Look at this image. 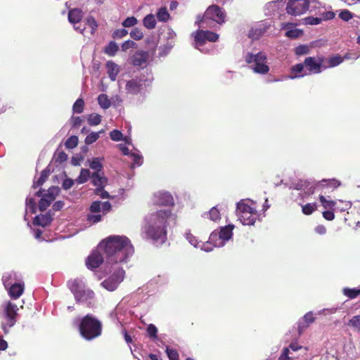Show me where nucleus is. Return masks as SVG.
I'll return each instance as SVG.
<instances>
[{
    "label": "nucleus",
    "instance_id": "f257e3e1",
    "mask_svg": "<svg viewBox=\"0 0 360 360\" xmlns=\"http://www.w3.org/2000/svg\"><path fill=\"white\" fill-rule=\"evenodd\" d=\"M107 263L114 264L126 262L134 252L130 240L126 236H110L101 243Z\"/></svg>",
    "mask_w": 360,
    "mask_h": 360
},
{
    "label": "nucleus",
    "instance_id": "f03ea898",
    "mask_svg": "<svg viewBox=\"0 0 360 360\" xmlns=\"http://www.w3.org/2000/svg\"><path fill=\"white\" fill-rule=\"evenodd\" d=\"M172 216L169 210H160L153 214L149 223L145 227V233L147 238L158 241H164L166 239V225L167 219Z\"/></svg>",
    "mask_w": 360,
    "mask_h": 360
},
{
    "label": "nucleus",
    "instance_id": "7ed1b4c3",
    "mask_svg": "<svg viewBox=\"0 0 360 360\" xmlns=\"http://www.w3.org/2000/svg\"><path fill=\"white\" fill-rule=\"evenodd\" d=\"M79 331L83 338L91 341L101 335V322L93 315L86 314L80 321Z\"/></svg>",
    "mask_w": 360,
    "mask_h": 360
},
{
    "label": "nucleus",
    "instance_id": "20e7f679",
    "mask_svg": "<svg viewBox=\"0 0 360 360\" xmlns=\"http://www.w3.org/2000/svg\"><path fill=\"white\" fill-rule=\"evenodd\" d=\"M251 204L246 203L244 200H241L237 204V215L238 219L244 225H253L255 221L259 218V214L255 207Z\"/></svg>",
    "mask_w": 360,
    "mask_h": 360
},
{
    "label": "nucleus",
    "instance_id": "39448f33",
    "mask_svg": "<svg viewBox=\"0 0 360 360\" xmlns=\"http://www.w3.org/2000/svg\"><path fill=\"white\" fill-rule=\"evenodd\" d=\"M226 13L219 6L213 4L206 9L203 16L199 20V25L201 27H205L209 20H212L219 25L225 22Z\"/></svg>",
    "mask_w": 360,
    "mask_h": 360
},
{
    "label": "nucleus",
    "instance_id": "423d86ee",
    "mask_svg": "<svg viewBox=\"0 0 360 360\" xmlns=\"http://www.w3.org/2000/svg\"><path fill=\"white\" fill-rule=\"evenodd\" d=\"M245 62L248 64L255 63L252 68L253 71L258 74H266L269 71V67L267 65V57L265 53L259 52L256 54L248 53L245 56Z\"/></svg>",
    "mask_w": 360,
    "mask_h": 360
},
{
    "label": "nucleus",
    "instance_id": "0eeeda50",
    "mask_svg": "<svg viewBox=\"0 0 360 360\" xmlns=\"http://www.w3.org/2000/svg\"><path fill=\"white\" fill-rule=\"evenodd\" d=\"M233 225L229 224L221 228L219 232H212L207 241L210 244H213L214 247H221L224 245V242L229 240L233 236Z\"/></svg>",
    "mask_w": 360,
    "mask_h": 360
},
{
    "label": "nucleus",
    "instance_id": "6e6552de",
    "mask_svg": "<svg viewBox=\"0 0 360 360\" xmlns=\"http://www.w3.org/2000/svg\"><path fill=\"white\" fill-rule=\"evenodd\" d=\"M341 183L339 180L335 179H323L321 181H317L313 186V191H320V194L328 195V194L333 192L337 188L340 186Z\"/></svg>",
    "mask_w": 360,
    "mask_h": 360
},
{
    "label": "nucleus",
    "instance_id": "1a4fd4ad",
    "mask_svg": "<svg viewBox=\"0 0 360 360\" xmlns=\"http://www.w3.org/2000/svg\"><path fill=\"white\" fill-rule=\"evenodd\" d=\"M310 0H290L286 6L287 13L297 16L306 13L309 9Z\"/></svg>",
    "mask_w": 360,
    "mask_h": 360
},
{
    "label": "nucleus",
    "instance_id": "9d476101",
    "mask_svg": "<svg viewBox=\"0 0 360 360\" xmlns=\"http://www.w3.org/2000/svg\"><path fill=\"white\" fill-rule=\"evenodd\" d=\"M18 308L15 304L12 303L11 302H8L4 307V315L6 319V323L3 324V330L4 333L6 334L8 333L6 327L11 328L13 326L16 322L17 317V311Z\"/></svg>",
    "mask_w": 360,
    "mask_h": 360
},
{
    "label": "nucleus",
    "instance_id": "9b49d317",
    "mask_svg": "<svg viewBox=\"0 0 360 360\" xmlns=\"http://www.w3.org/2000/svg\"><path fill=\"white\" fill-rule=\"evenodd\" d=\"M192 35L194 37V41L196 44V48L202 46L207 41L210 42H215L219 39V35L209 30H199L193 32Z\"/></svg>",
    "mask_w": 360,
    "mask_h": 360
},
{
    "label": "nucleus",
    "instance_id": "f8f14e48",
    "mask_svg": "<svg viewBox=\"0 0 360 360\" xmlns=\"http://www.w3.org/2000/svg\"><path fill=\"white\" fill-rule=\"evenodd\" d=\"M11 277V275L4 276L2 278L3 283L4 286L8 289L9 296L12 299L17 300L22 295L25 290V284L23 283L11 284L8 282Z\"/></svg>",
    "mask_w": 360,
    "mask_h": 360
},
{
    "label": "nucleus",
    "instance_id": "ddd939ff",
    "mask_svg": "<svg viewBox=\"0 0 360 360\" xmlns=\"http://www.w3.org/2000/svg\"><path fill=\"white\" fill-rule=\"evenodd\" d=\"M326 60V58L320 56L317 58L314 57H307L304 60V64L306 69L310 73L319 74L322 72L323 69V63Z\"/></svg>",
    "mask_w": 360,
    "mask_h": 360
},
{
    "label": "nucleus",
    "instance_id": "4468645a",
    "mask_svg": "<svg viewBox=\"0 0 360 360\" xmlns=\"http://www.w3.org/2000/svg\"><path fill=\"white\" fill-rule=\"evenodd\" d=\"M144 80L141 78L136 77L129 80L126 84V91L131 94H138L143 89Z\"/></svg>",
    "mask_w": 360,
    "mask_h": 360
},
{
    "label": "nucleus",
    "instance_id": "2eb2a0df",
    "mask_svg": "<svg viewBox=\"0 0 360 360\" xmlns=\"http://www.w3.org/2000/svg\"><path fill=\"white\" fill-rule=\"evenodd\" d=\"M103 262V257L98 250H94L86 260V265L89 269L98 268Z\"/></svg>",
    "mask_w": 360,
    "mask_h": 360
},
{
    "label": "nucleus",
    "instance_id": "dca6fc26",
    "mask_svg": "<svg viewBox=\"0 0 360 360\" xmlns=\"http://www.w3.org/2000/svg\"><path fill=\"white\" fill-rule=\"evenodd\" d=\"M149 58V53L147 51H136L131 58V64L134 66L139 67L146 63Z\"/></svg>",
    "mask_w": 360,
    "mask_h": 360
},
{
    "label": "nucleus",
    "instance_id": "f3484780",
    "mask_svg": "<svg viewBox=\"0 0 360 360\" xmlns=\"http://www.w3.org/2000/svg\"><path fill=\"white\" fill-rule=\"evenodd\" d=\"M94 295L93 290L84 288L79 292L75 295V298L77 302H84L94 299Z\"/></svg>",
    "mask_w": 360,
    "mask_h": 360
},
{
    "label": "nucleus",
    "instance_id": "a211bd4d",
    "mask_svg": "<svg viewBox=\"0 0 360 360\" xmlns=\"http://www.w3.org/2000/svg\"><path fill=\"white\" fill-rule=\"evenodd\" d=\"M344 61V58L339 54H335L330 56L328 58H326L323 63V69L334 68Z\"/></svg>",
    "mask_w": 360,
    "mask_h": 360
},
{
    "label": "nucleus",
    "instance_id": "6ab92c4d",
    "mask_svg": "<svg viewBox=\"0 0 360 360\" xmlns=\"http://www.w3.org/2000/svg\"><path fill=\"white\" fill-rule=\"evenodd\" d=\"M68 286L74 295L85 288L84 283L79 278L69 280Z\"/></svg>",
    "mask_w": 360,
    "mask_h": 360
},
{
    "label": "nucleus",
    "instance_id": "aec40b11",
    "mask_svg": "<svg viewBox=\"0 0 360 360\" xmlns=\"http://www.w3.org/2000/svg\"><path fill=\"white\" fill-rule=\"evenodd\" d=\"M91 178V183L94 186H96V188L105 187L108 183V179L103 174H101L98 172H94Z\"/></svg>",
    "mask_w": 360,
    "mask_h": 360
},
{
    "label": "nucleus",
    "instance_id": "412c9836",
    "mask_svg": "<svg viewBox=\"0 0 360 360\" xmlns=\"http://www.w3.org/2000/svg\"><path fill=\"white\" fill-rule=\"evenodd\" d=\"M83 18L82 11L79 8H72L68 12V20L72 24H78Z\"/></svg>",
    "mask_w": 360,
    "mask_h": 360
},
{
    "label": "nucleus",
    "instance_id": "4be33fe9",
    "mask_svg": "<svg viewBox=\"0 0 360 360\" xmlns=\"http://www.w3.org/2000/svg\"><path fill=\"white\" fill-rule=\"evenodd\" d=\"M304 324L298 326V333L301 335L309 326L315 321V317L311 311L307 312L303 317Z\"/></svg>",
    "mask_w": 360,
    "mask_h": 360
},
{
    "label": "nucleus",
    "instance_id": "5701e85b",
    "mask_svg": "<svg viewBox=\"0 0 360 360\" xmlns=\"http://www.w3.org/2000/svg\"><path fill=\"white\" fill-rule=\"evenodd\" d=\"M106 67L108 68V74L110 79L112 81H115L119 73V68L117 65L112 61H108L106 63Z\"/></svg>",
    "mask_w": 360,
    "mask_h": 360
},
{
    "label": "nucleus",
    "instance_id": "b1692460",
    "mask_svg": "<svg viewBox=\"0 0 360 360\" xmlns=\"http://www.w3.org/2000/svg\"><path fill=\"white\" fill-rule=\"evenodd\" d=\"M329 198H330L329 195H324L323 194H319V201L321 203V205L326 210L333 209L336 205L335 201L330 200Z\"/></svg>",
    "mask_w": 360,
    "mask_h": 360
},
{
    "label": "nucleus",
    "instance_id": "393cba45",
    "mask_svg": "<svg viewBox=\"0 0 360 360\" xmlns=\"http://www.w3.org/2000/svg\"><path fill=\"white\" fill-rule=\"evenodd\" d=\"M51 217L49 214H41L35 217L34 224L45 227L51 224Z\"/></svg>",
    "mask_w": 360,
    "mask_h": 360
},
{
    "label": "nucleus",
    "instance_id": "a878e982",
    "mask_svg": "<svg viewBox=\"0 0 360 360\" xmlns=\"http://www.w3.org/2000/svg\"><path fill=\"white\" fill-rule=\"evenodd\" d=\"M55 200V197L51 195H45L39 202V209L40 211H45L51 205V202Z\"/></svg>",
    "mask_w": 360,
    "mask_h": 360
},
{
    "label": "nucleus",
    "instance_id": "bb28decb",
    "mask_svg": "<svg viewBox=\"0 0 360 360\" xmlns=\"http://www.w3.org/2000/svg\"><path fill=\"white\" fill-rule=\"evenodd\" d=\"M173 197L169 193H160L157 202L162 205H170L173 204Z\"/></svg>",
    "mask_w": 360,
    "mask_h": 360
},
{
    "label": "nucleus",
    "instance_id": "cd10ccee",
    "mask_svg": "<svg viewBox=\"0 0 360 360\" xmlns=\"http://www.w3.org/2000/svg\"><path fill=\"white\" fill-rule=\"evenodd\" d=\"M202 217L205 218H209L213 221H217L221 219V214L217 207H213L208 212H205Z\"/></svg>",
    "mask_w": 360,
    "mask_h": 360
},
{
    "label": "nucleus",
    "instance_id": "c85d7f7f",
    "mask_svg": "<svg viewBox=\"0 0 360 360\" xmlns=\"http://www.w3.org/2000/svg\"><path fill=\"white\" fill-rule=\"evenodd\" d=\"M101 285L104 288H105L106 290H109V291H113L115 290L119 283H117V281H115V279H114L111 276L110 277H108L107 279H105V281H103Z\"/></svg>",
    "mask_w": 360,
    "mask_h": 360
},
{
    "label": "nucleus",
    "instance_id": "c756f323",
    "mask_svg": "<svg viewBox=\"0 0 360 360\" xmlns=\"http://www.w3.org/2000/svg\"><path fill=\"white\" fill-rule=\"evenodd\" d=\"M156 20L153 14H148L143 20V25L148 30H153L156 26Z\"/></svg>",
    "mask_w": 360,
    "mask_h": 360
},
{
    "label": "nucleus",
    "instance_id": "7c9ffc66",
    "mask_svg": "<svg viewBox=\"0 0 360 360\" xmlns=\"http://www.w3.org/2000/svg\"><path fill=\"white\" fill-rule=\"evenodd\" d=\"M305 65L303 63H297L291 68V72L294 73V76H291L290 77L292 79L296 78V77H301L304 75V74H301L302 71L304 70Z\"/></svg>",
    "mask_w": 360,
    "mask_h": 360
},
{
    "label": "nucleus",
    "instance_id": "2f4dec72",
    "mask_svg": "<svg viewBox=\"0 0 360 360\" xmlns=\"http://www.w3.org/2000/svg\"><path fill=\"white\" fill-rule=\"evenodd\" d=\"M158 20L160 22H167L170 18V15L166 7H161L157 12Z\"/></svg>",
    "mask_w": 360,
    "mask_h": 360
},
{
    "label": "nucleus",
    "instance_id": "473e14b6",
    "mask_svg": "<svg viewBox=\"0 0 360 360\" xmlns=\"http://www.w3.org/2000/svg\"><path fill=\"white\" fill-rule=\"evenodd\" d=\"M49 173L50 171L49 169H44L41 172L40 177L37 179V181L34 182L33 188H36L37 187L41 186L48 179Z\"/></svg>",
    "mask_w": 360,
    "mask_h": 360
},
{
    "label": "nucleus",
    "instance_id": "72a5a7b5",
    "mask_svg": "<svg viewBox=\"0 0 360 360\" xmlns=\"http://www.w3.org/2000/svg\"><path fill=\"white\" fill-rule=\"evenodd\" d=\"M343 295L349 299H354L360 295V288H345L342 290Z\"/></svg>",
    "mask_w": 360,
    "mask_h": 360
},
{
    "label": "nucleus",
    "instance_id": "f704fd0d",
    "mask_svg": "<svg viewBox=\"0 0 360 360\" xmlns=\"http://www.w3.org/2000/svg\"><path fill=\"white\" fill-rule=\"evenodd\" d=\"M318 208L316 202L307 203L302 206V212L305 215H310Z\"/></svg>",
    "mask_w": 360,
    "mask_h": 360
},
{
    "label": "nucleus",
    "instance_id": "c9c22d12",
    "mask_svg": "<svg viewBox=\"0 0 360 360\" xmlns=\"http://www.w3.org/2000/svg\"><path fill=\"white\" fill-rule=\"evenodd\" d=\"M99 105L103 109H108L111 105V101L106 94H100L98 97Z\"/></svg>",
    "mask_w": 360,
    "mask_h": 360
},
{
    "label": "nucleus",
    "instance_id": "e433bc0d",
    "mask_svg": "<svg viewBox=\"0 0 360 360\" xmlns=\"http://www.w3.org/2000/svg\"><path fill=\"white\" fill-rule=\"evenodd\" d=\"M119 47L115 41H110L104 49V52L110 56H113L117 52Z\"/></svg>",
    "mask_w": 360,
    "mask_h": 360
},
{
    "label": "nucleus",
    "instance_id": "4c0bfd02",
    "mask_svg": "<svg viewBox=\"0 0 360 360\" xmlns=\"http://www.w3.org/2000/svg\"><path fill=\"white\" fill-rule=\"evenodd\" d=\"M104 130H101L98 132H91L86 136L84 142L86 145H91L96 142L100 137V134L103 133Z\"/></svg>",
    "mask_w": 360,
    "mask_h": 360
},
{
    "label": "nucleus",
    "instance_id": "58836bf2",
    "mask_svg": "<svg viewBox=\"0 0 360 360\" xmlns=\"http://www.w3.org/2000/svg\"><path fill=\"white\" fill-rule=\"evenodd\" d=\"M90 177V171L87 169H82L79 176L75 181L77 184H82L86 182Z\"/></svg>",
    "mask_w": 360,
    "mask_h": 360
},
{
    "label": "nucleus",
    "instance_id": "ea45409f",
    "mask_svg": "<svg viewBox=\"0 0 360 360\" xmlns=\"http://www.w3.org/2000/svg\"><path fill=\"white\" fill-rule=\"evenodd\" d=\"M265 32V29L263 28H252L248 34V37L252 39H258Z\"/></svg>",
    "mask_w": 360,
    "mask_h": 360
},
{
    "label": "nucleus",
    "instance_id": "a19ab883",
    "mask_svg": "<svg viewBox=\"0 0 360 360\" xmlns=\"http://www.w3.org/2000/svg\"><path fill=\"white\" fill-rule=\"evenodd\" d=\"M78 137L77 136H71L65 142L66 148L72 149L75 148L78 144Z\"/></svg>",
    "mask_w": 360,
    "mask_h": 360
},
{
    "label": "nucleus",
    "instance_id": "79ce46f5",
    "mask_svg": "<svg viewBox=\"0 0 360 360\" xmlns=\"http://www.w3.org/2000/svg\"><path fill=\"white\" fill-rule=\"evenodd\" d=\"M87 121L91 126L98 125L101 122V116L98 114H91L88 116Z\"/></svg>",
    "mask_w": 360,
    "mask_h": 360
},
{
    "label": "nucleus",
    "instance_id": "37998d69",
    "mask_svg": "<svg viewBox=\"0 0 360 360\" xmlns=\"http://www.w3.org/2000/svg\"><path fill=\"white\" fill-rule=\"evenodd\" d=\"M84 101L82 98H78L73 104L72 110L75 113H82L84 110Z\"/></svg>",
    "mask_w": 360,
    "mask_h": 360
},
{
    "label": "nucleus",
    "instance_id": "c03bdc74",
    "mask_svg": "<svg viewBox=\"0 0 360 360\" xmlns=\"http://www.w3.org/2000/svg\"><path fill=\"white\" fill-rule=\"evenodd\" d=\"M309 183L307 180L300 179L295 182H293L292 186L296 190H302L307 188Z\"/></svg>",
    "mask_w": 360,
    "mask_h": 360
},
{
    "label": "nucleus",
    "instance_id": "a18cd8bd",
    "mask_svg": "<svg viewBox=\"0 0 360 360\" xmlns=\"http://www.w3.org/2000/svg\"><path fill=\"white\" fill-rule=\"evenodd\" d=\"M165 352L167 353L168 358L170 360H179V354L177 350L170 348L169 347H167Z\"/></svg>",
    "mask_w": 360,
    "mask_h": 360
},
{
    "label": "nucleus",
    "instance_id": "49530a36",
    "mask_svg": "<svg viewBox=\"0 0 360 360\" xmlns=\"http://www.w3.org/2000/svg\"><path fill=\"white\" fill-rule=\"evenodd\" d=\"M125 271L122 269H117L111 276L120 284L124 279Z\"/></svg>",
    "mask_w": 360,
    "mask_h": 360
},
{
    "label": "nucleus",
    "instance_id": "de8ad7c7",
    "mask_svg": "<svg viewBox=\"0 0 360 360\" xmlns=\"http://www.w3.org/2000/svg\"><path fill=\"white\" fill-rule=\"evenodd\" d=\"M348 325L357 330H360V315L353 316L348 323Z\"/></svg>",
    "mask_w": 360,
    "mask_h": 360
},
{
    "label": "nucleus",
    "instance_id": "09e8293b",
    "mask_svg": "<svg viewBox=\"0 0 360 360\" xmlns=\"http://www.w3.org/2000/svg\"><path fill=\"white\" fill-rule=\"evenodd\" d=\"M130 37L134 40H141L143 37V33L141 29L135 27L131 31Z\"/></svg>",
    "mask_w": 360,
    "mask_h": 360
},
{
    "label": "nucleus",
    "instance_id": "8fccbe9b",
    "mask_svg": "<svg viewBox=\"0 0 360 360\" xmlns=\"http://www.w3.org/2000/svg\"><path fill=\"white\" fill-rule=\"evenodd\" d=\"M86 23L91 27V34H94L98 27V23L95 18L92 16H89L86 19Z\"/></svg>",
    "mask_w": 360,
    "mask_h": 360
},
{
    "label": "nucleus",
    "instance_id": "3c124183",
    "mask_svg": "<svg viewBox=\"0 0 360 360\" xmlns=\"http://www.w3.org/2000/svg\"><path fill=\"white\" fill-rule=\"evenodd\" d=\"M110 137L114 141H120L122 140L123 134L120 131L114 129L110 132Z\"/></svg>",
    "mask_w": 360,
    "mask_h": 360
},
{
    "label": "nucleus",
    "instance_id": "603ef678",
    "mask_svg": "<svg viewBox=\"0 0 360 360\" xmlns=\"http://www.w3.org/2000/svg\"><path fill=\"white\" fill-rule=\"evenodd\" d=\"M309 48L307 45H300L295 48V53L297 56H302L309 53Z\"/></svg>",
    "mask_w": 360,
    "mask_h": 360
},
{
    "label": "nucleus",
    "instance_id": "864d4df0",
    "mask_svg": "<svg viewBox=\"0 0 360 360\" xmlns=\"http://www.w3.org/2000/svg\"><path fill=\"white\" fill-rule=\"evenodd\" d=\"M138 20L137 19L134 17H127L122 22V25L124 27H130L132 26H134L136 24H137Z\"/></svg>",
    "mask_w": 360,
    "mask_h": 360
},
{
    "label": "nucleus",
    "instance_id": "5fc2aeb1",
    "mask_svg": "<svg viewBox=\"0 0 360 360\" xmlns=\"http://www.w3.org/2000/svg\"><path fill=\"white\" fill-rule=\"evenodd\" d=\"M101 205L102 204L101 201H94L89 207V211L92 213L100 212L102 210Z\"/></svg>",
    "mask_w": 360,
    "mask_h": 360
},
{
    "label": "nucleus",
    "instance_id": "6e6d98bb",
    "mask_svg": "<svg viewBox=\"0 0 360 360\" xmlns=\"http://www.w3.org/2000/svg\"><path fill=\"white\" fill-rule=\"evenodd\" d=\"M90 167L92 169H94L96 172H100L102 169V164L99 158H94L90 164Z\"/></svg>",
    "mask_w": 360,
    "mask_h": 360
},
{
    "label": "nucleus",
    "instance_id": "4d7b16f0",
    "mask_svg": "<svg viewBox=\"0 0 360 360\" xmlns=\"http://www.w3.org/2000/svg\"><path fill=\"white\" fill-rule=\"evenodd\" d=\"M185 237L186 238V240L192 245H193L194 247H197V245H198V240L197 239V238L193 236L190 231L188 232H186L185 233Z\"/></svg>",
    "mask_w": 360,
    "mask_h": 360
},
{
    "label": "nucleus",
    "instance_id": "13d9d810",
    "mask_svg": "<svg viewBox=\"0 0 360 360\" xmlns=\"http://www.w3.org/2000/svg\"><path fill=\"white\" fill-rule=\"evenodd\" d=\"M103 188H104V187L96 188L95 189L94 193L103 199L110 198V195H109L108 192L105 191Z\"/></svg>",
    "mask_w": 360,
    "mask_h": 360
},
{
    "label": "nucleus",
    "instance_id": "bf43d9fd",
    "mask_svg": "<svg viewBox=\"0 0 360 360\" xmlns=\"http://www.w3.org/2000/svg\"><path fill=\"white\" fill-rule=\"evenodd\" d=\"M339 17L344 21H349L353 18V14L348 10H343L340 13Z\"/></svg>",
    "mask_w": 360,
    "mask_h": 360
},
{
    "label": "nucleus",
    "instance_id": "052dcab7",
    "mask_svg": "<svg viewBox=\"0 0 360 360\" xmlns=\"http://www.w3.org/2000/svg\"><path fill=\"white\" fill-rule=\"evenodd\" d=\"M68 160V155L64 151H60L55 155V160L57 162L63 163Z\"/></svg>",
    "mask_w": 360,
    "mask_h": 360
},
{
    "label": "nucleus",
    "instance_id": "680f3d73",
    "mask_svg": "<svg viewBox=\"0 0 360 360\" xmlns=\"http://www.w3.org/2000/svg\"><path fill=\"white\" fill-rule=\"evenodd\" d=\"M147 333L150 338H156L158 329L155 325L150 324L147 328Z\"/></svg>",
    "mask_w": 360,
    "mask_h": 360
},
{
    "label": "nucleus",
    "instance_id": "e2e57ef3",
    "mask_svg": "<svg viewBox=\"0 0 360 360\" xmlns=\"http://www.w3.org/2000/svg\"><path fill=\"white\" fill-rule=\"evenodd\" d=\"M102 219L101 214H88L86 216V220L92 224L99 222Z\"/></svg>",
    "mask_w": 360,
    "mask_h": 360
},
{
    "label": "nucleus",
    "instance_id": "0e129e2a",
    "mask_svg": "<svg viewBox=\"0 0 360 360\" xmlns=\"http://www.w3.org/2000/svg\"><path fill=\"white\" fill-rule=\"evenodd\" d=\"M127 34H128V32L125 29H117L114 32L112 36L114 38L121 39V38L127 36Z\"/></svg>",
    "mask_w": 360,
    "mask_h": 360
},
{
    "label": "nucleus",
    "instance_id": "69168bd1",
    "mask_svg": "<svg viewBox=\"0 0 360 360\" xmlns=\"http://www.w3.org/2000/svg\"><path fill=\"white\" fill-rule=\"evenodd\" d=\"M136 44L131 40H127L122 44V50L125 51L130 48H134Z\"/></svg>",
    "mask_w": 360,
    "mask_h": 360
},
{
    "label": "nucleus",
    "instance_id": "338daca9",
    "mask_svg": "<svg viewBox=\"0 0 360 360\" xmlns=\"http://www.w3.org/2000/svg\"><path fill=\"white\" fill-rule=\"evenodd\" d=\"M291 359H292L289 356V348L288 347L283 348L278 360H291Z\"/></svg>",
    "mask_w": 360,
    "mask_h": 360
},
{
    "label": "nucleus",
    "instance_id": "774afa93",
    "mask_svg": "<svg viewBox=\"0 0 360 360\" xmlns=\"http://www.w3.org/2000/svg\"><path fill=\"white\" fill-rule=\"evenodd\" d=\"M74 181L70 178H67L63 181L62 187L65 190H68L72 187Z\"/></svg>",
    "mask_w": 360,
    "mask_h": 360
}]
</instances>
